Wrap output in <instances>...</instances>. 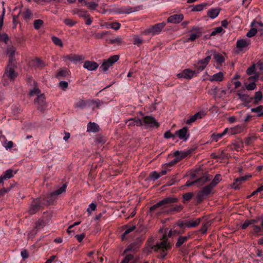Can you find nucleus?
<instances>
[{
    "mask_svg": "<svg viewBox=\"0 0 263 263\" xmlns=\"http://www.w3.org/2000/svg\"><path fill=\"white\" fill-rule=\"evenodd\" d=\"M171 249V245L170 242L165 240L158 243L153 248L155 251L159 253V257L162 259L164 258L167 255Z\"/></svg>",
    "mask_w": 263,
    "mask_h": 263,
    "instance_id": "1",
    "label": "nucleus"
},
{
    "mask_svg": "<svg viewBox=\"0 0 263 263\" xmlns=\"http://www.w3.org/2000/svg\"><path fill=\"white\" fill-rule=\"evenodd\" d=\"M213 189L210 185L203 187L196 195V200L198 202H201L209 194H210Z\"/></svg>",
    "mask_w": 263,
    "mask_h": 263,
    "instance_id": "2",
    "label": "nucleus"
},
{
    "mask_svg": "<svg viewBox=\"0 0 263 263\" xmlns=\"http://www.w3.org/2000/svg\"><path fill=\"white\" fill-rule=\"evenodd\" d=\"M246 72L248 75L251 76L248 78L249 81H256L258 80L260 72L257 71L255 65H252L249 67L247 69Z\"/></svg>",
    "mask_w": 263,
    "mask_h": 263,
    "instance_id": "3",
    "label": "nucleus"
},
{
    "mask_svg": "<svg viewBox=\"0 0 263 263\" xmlns=\"http://www.w3.org/2000/svg\"><path fill=\"white\" fill-rule=\"evenodd\" d=\"M211 59V55H208L204 59L199 61L195 65V71H196L197 74L202 71L206 67Z\"/></svg>",
    "mask_w": 263,
    "mask_h": 263,
    "instance_id": "4",
    "label": "nucleus"
},
{
    "mask_svg": "<svg viewBox=\"0 0 263 263\" xmlns=\"http://www.w3.org/2000/svg\"><path fill=\"white\" fill-rule=\"evenodd\" d=\"M165 25V24L164 23L157 24L148 28L146 31V33L147 34H151L153 35L158 34L161 31Z\"/></svg>",
    "mask_w": 263,
    "mask_h": 263,
    "instance_id": "5",
    "label": "nucleus"
},
{
    "mask_svg": "<svg viewBox=\"0 0 263 263\" xmlns=\"http://www.w3.org/2000/svg\"><path fill=\"white\" fill-rule=\"evenodd\" d=\"M119 56L117 55L111 57L102 63L101 68H102L103 71L107 70L109 67L119 60Z\"/></svg>",
    "mask_w": 263,
    "mask_h": 263,
    "instance_id": "6",
    "label": "nucleus"
},
{
    "mask_svg": "<svg viewBox=\"0 0 263 263\" xmlns=\"http://www.w3.org/2000/svg\"><path fill=\"white\" fill-rule=\"evenodd\" d=\"M176 201V199L175 198H165V199H164L160 201L159 202H158L156 204H154V205L152 206L150 208L149 210L151 211H153L155 210H156V209H157L159 207H161V206H162L163 208H165V204L175 202Z\"/></svg>",
    "mask_w": 263,
    "mask_h": 263,
    "instance_id": "7",
    "label": "nucleus"
},
{
    "mask_svg": "<svg viewBox=\"0 0 263 263\" xmlns=\"http://www.w3.org/2000/svg\"><path fill=\"white\" fill-rule=\"evenodd\" d=\"M34 104L39 109L44 110L46 107L45 97L44 95L38 96L34 100Z\"/></svg>",
    "mask_w": 263,
    "mask_h": 263,
    "instance_id": "8",
    "label": "nucleus"
},
{
    "mask_svg": "<svg viewBox=\"0 0 263 263\" xmlns=\"http://www.w3.org/2000/svg\"><path fill=\"white\" fill-rule=\"evenodd\" d=\"M197 74L196 71L192 70L190 69H185L182 72L178 73L177 76L180 78H184L186 79H192L195 75Z\"/></svg>",
    "mask_w": 263,
    "mask_h": 263,
    "instance_id": "9",
    "label": "nucleus"
},
{
    "mask_svg": "<svg viewBox=\"0 0 263 263\" xmlns=\"http://www.w3.org/2000/svg\"><path fill=\"white\" fill-rule=\"evenodd\" d=\"M225 129L228 130L227 134L229 136H231L241 133L243 132L245 127L241 125H237L235 126L230 128H226Z\"/></svg>",
    "mask_w": 263,
    "mask_h": 263,
    "instance_id": "10",
    "label": "nucleus"
},
{
    "mask_svg": "<svg viewBox=\"0 0 263 263\" xmlns=\"http://www.w3.org/2000/svg\"><path fill=\"white\" fill-rule=\"evenodd\" d=\"M175 135V136H178L180 139L183 141L187 140L190 136V134L188 133V129L186 127H184L177 131Z\"/></svg>",
    "mask_w": 263,
    "mask_h": 263,
    "instance_id": "11",
    "label": "nucleus"
},
{
    "mask_svg": "<svg viewBox=\"0 0 263 263\" xmlns=\"http://www.w3.org/2000/svg\"><path fill=\"white\" fill-rule=\"evenodd\" d=\"M200 222V218H198L195 220H191L189 221H185L184 222L178 223V225L181 228L187 227L193 228L197 226Z\"/></svg>",
    "mask_w": 263,
    "mask_h": 263,
    "instance_id": "12",
    "label": "nucleus"
},
{
    "mask_svg": "<svg viewBox=\"0 0 263 263\" xmlns=\"http://www.w3.org/2000/svg\"><path fill=\"white\" fill-rule=\"evenodd\" d=\"M17 73L12 68H7L6 69L5 74L3 76V79L8 78L10 81H13L17 77Z\"/></svg>",
    "mask_w": 263,
    "mask_h": 263,
    "instance_id": "13",
    "label": "nucleus"
},
{
    "mask_svg": "<svg viewBox=\"0 0 263 263\" xmlns=\"http://www.w3.org/2000/svg\"><path fill=\"white\" fill-rule=\"evenodd\" d=\"M250 44L249 40L244 39H239L236 42V48L238 51L242 50L245 48L247 47Z\"/></svg>",
    "mask_w": 263,
    "mask_h": 263,
    "instance_id": "14",
    "label": "nucleus"
},
{
    "mask_svg": "<svg viewBox=\"0 0 263 263\" xmlns=\"http://www.w3.org/2000/svg\"><path fill=\"white\" fill-rule=\"evenodd\" d=\"M145 125L148 127H157L158 124L155 118L151 116H146L143 119Z\"/></svg>",
    "mask_w": 263,
    "mask_h": 263,
    "instance_id": "15",
    "label": "nucleus"
},
{
    "mask_svg": "<svg viewBox=\"0 0 263 263\" xmlns=\"http://www.w3.org/2000/svg\"><path fill=\"white\" fill-rule=\"evenodd\" d=\"M40 206V199H36L34 200L29 209V212L31 214L35 213L39 209Z\"/></svg>",
    "mask_w": 263,
    "mask_h": 263,
    "instance_id": "16",
    "label": "nucleus"
},
{
    "mask_svg": "<svg viewBox=\"0 0 263 263\" xmlns=\"http://www.w3.org/2000/svg\"><path fill=\"white\" fill-rule=\"evenodd\" d=\"M98 64L93 61H86L84 63L83 67L88 70H95L98 67Z\"/></svg>",
    "mask_w": 263,
    "mask_h": 263,
    "instance_id": "17",
    "label": "nucleus"
},
{
    "mask_svg": "<svg viewBox=\"0 0 263 263\" xmlns=\"http://www.w3.org/2000/svg\"><path fill=\"white\" fill-rule=\"evenodd\" d=\"M13 176V171L11 169L7 170L0 176V184L4 185V180L10 179Z\"/></svg>",
    "mask_w": 263,
    "mask_h": 263,
    "instance_id": "18",
    "label": "nucleus"
},
{
    "mask_svg": "<svg viewBox=\"0 0 263 263\" xmlns=\"http://www.w3.org/2000/svg\"><path fill=\"white\" fill-rule=\"evenodd\" d=\"M183 19V14H175L170 16L167 18V22L168 23L177 24L180 23Z\"/></svg>",
    "mask_w": 263,
    "mask_h": 263,
    "instance_id": "19",
    "label": "nucleus"
},
{
    "mask_svg": "<svg viewBox=\"0 0 263 263\" xmlns=\"http://www.w3.org/2000/svg\"><path fill=\"white\" fill-rule=\"evenodd\" d=\"M251 177V175H248L236 178L235 180V182L232 184V187L235 189H238L239 185L240 184V183L242 181L246 180L248 178H250Z\"/></svg>",
    "mask_w": 263,
    "mask_h": 263,
    "instance_id": "20",
    "label": "nucleus"
},
{
    "mask_svg": "<svg viewBox=\"0 0 263 263\" xmlns=\"http://www.w3.org/2000/svg\"><path fill=\"white\" fill-rule=\"evenodd\" d=\"M227 129H224L221 133L216 134L214 133L211 136V142H217L219 139H221L222 137L226 135L227 132Z\"/></svg>",
    "mask_w": 263,
    "mask_h": 263,
    "instance_id": "21",
    "label": "nucleus"
},
{
    "mask_svg": "<svg viewBox=\"0 0 263 263\" xmlns=\"http://www.w3.org/2000/svg\"><path fill=\"white\" fill-rule=\"evenodd\" d=\"M223 79V73L222 72H219L210 77L209 79L211 82H221Z\"/></svg>",
    "mask_w": 263,
    "mask_h": 263,
    "instance_id": "22",
    "label": "nucleus"
},
{
    "mask_svg": "<svg viewBox=\"0 0 263 263\" xmlns=\"http://www.w3.org/2000/svg\"><path fill=\"white\" fill-rule=\"evenodd\" d=\"M201 35V33L199 31L197 30L192 32L190 35V37L184 40V42H193L196 40Z\"/></svg>",
    "mask_w": 263,
    "mask_h": 263,
    "instance_id": "23",
    "label": "nucleus"
},
{
    "mask_svg": "<svg viewBox=\"0 0 263 263\" xmlns=\"http://www.w3.org/2000/svg\"><path fill=\"white\" fill-rule=\"evenodd\" d=\"M203 114L202 112H198L196 113L193 116L190 117L189 119H187L186 121L187 124H190L193 122H194L196 120L199 119H201L203 116Z\"/></svg>",
    "mask_w": 263,
    "mask_h": 263,
    "instance_id": "24",
    "label": "nucleus"
},
{
    "mask_svg": "<svg viewBox=\"0 0 263 263\" xmlns=\"http://www.w3.org/2000/svg\"><path fill=\"white\" fill-rule=\"evenodd\" d=\"M126 124L128 126H141L142 121L138 118H132L127 121Z\"/></svg>",
    "mask_w": 263,
    "mask_h": 263,
    "instance_id": "25",
    "label": "nucleus"
},
{
    "mask_svg": "<svg viewBox=\"0 0 263 263\" xmlns=\"http://www.w3.org/2000/svg\"><path fill=\"white\" fill-rule=\"evenodd\" d=\"M67 187L66 184H64L63 185L60 187L59 189L57 190L54 192H52L50 194V196L52 198L55 197L57 196H58L66 191V189Z\"/></svg>",
    "mask_w": 263,
    "mask_h": 263,
    "instance_id": "26",
    "label": "nucleus"
},
{
    "mask_svg": "<svg viewBox=\"0 0 263 263\" xmlns=\"http://www.w3.org/2000/svg\"><path fill=\"white\" fill-rule=\"evenodd\" d=\"M99 129V126L95 123L90 122L87 125V131L90 132H96Z\"/></svg>",
    "mask_w": 263,
    "mask_h": 263,
    "instance_id": "27",
    "label": "nucleus"
},
{
    "mask_svg": "<svg viewBox=\"0 0 263 263\" xmlns=\"http://www.w3.org/2000/svg\"><path fill=\"white\" fill-rule=\"evenodd\" d=\"M219 13V10L218 9H212L209 10L208 12V16L211 18H216Z\"/></svg>",
    "mask_w": 263,
    "mask_h": 263,
    "instance_id": "28",
    "label": "nucleus"
},
{
    "mask_svg": "<svg viewBox=\"0 0 263 263\" xmlns=\"http://www.w3.org/2000/svg\"><path fill=\"white\" fill-rule=\"evenodd\" d=\"M208 6L206 3H203L195 6H194L192 9L193 11H200L203 10Z\"/></svg>",
    "mask_w": 263,
    "mask_h": 263,
    "instance_id": "29",
    "label": "nucleus"
},
{
    "mask_svg": "<svg viewBox=\"0 0 263 263\" xmlns=\"http://www.w3.org/2000/svg\"><path fill=\"white\" fill-rule=\"evenodd\" d=\"M16 52V48L13 46H8L7 50L6 52L8 54H9L10 57L11 59H12L15 53Z\"/></svg>",
    "mask_w": 263,
    "mask_h": 263,
    "instance_id": "30",
    "label": "nucleus"
},
{
    "mask_svg": "<svg viewBox=\"0 0 263 263\" xmlns=\"http://www.w3.org/2000/svg\"><path fill=\"white\" fill-rule=\"evenodd\" d=\"M251 110L253 112L256 113L258 117L263 115V106L260 105L255 108H252Z\"/></svg>",
    "mask_w": 263,
    "mask_h": 263,
    "instance_id": "31",
    "label": "nucleus"
},
{
    "mask_svg": "<svg viewBox=\"0 0 263 263\" xmlns=\"http://www.w3.org/2000/svg\"><path fill=\"white\" fill-rule=\"evenodd\" d=\"M257 220H255V219L247 220L241 225V228L242 229H246L249 226H252L253 224H254L257 222Z\"/></svg>",
    "mask_w": 263,
    "mask_h": 263,
    "instance_id": "32",
    "label": "nucleus"
},
{
    "mask_svg": "<svg viewBox=\"0 0 263 263\" xmlns=\"http://www.w3.org/2000/svg\"><path fill=\"white\" fill-rule=\"evenodd\" d=\"M261 231H262V230L259 226H256L255 224L252 225V233L253 234L256 235H260Z\"/></svg>",
    "mask_w": 263,
    "mask_h": 263,
    "instance_id": "33",
    "label": "nucleus"
},
{
    "mask_svg": "<svg viewBox=\"0 0 263 263\" xmlns=\"http://www.w3.org/2000/svg\"><path fill=\"white\" fill-rule=\"evenodd\" d=\"M209 178L207 176H204L200 178L195 180L196 184L197 186H199L204 184L206 181L209 180Z\"/></svg>",
    "mask_w": 263,
    "mask_h": 263,
    "instance_id": "34",
    "label": "nucleus"
},
{
    "mask_svg": "<svg viewBox=\"0 0 263 263\" xmlns=\"http://www.w3.org/2000/svg\"><path fill=\"white\" fill-rule=\"evenodd\" d=\"M219 91V90L216 87L210 89L209 90V93L215 98H220L221 96L218 94Z\"/></svg>",
    "mask_w": 263,
    "mask_h": 263,
    "instance_id": "35",
    "label": "nucleus"
},
{
    "mask_svg": "<svg viewBox=\"0 0 263 263\" xmlns=\"http://www.w3.org/2000/svg\"><path fill=\"white\" fill-rule=\"evenodd\" d=\"M187 154H188V153L186 152L176 151L174 153V156L178 157V158H179V160H181L182 159L186 157Z\"/></svg>",
    "mask_w": 263,
    "mask_h": 263,
    "instance_id": "36",
    "label": "nucleus"
},
{
    "mask_svg": "<svg viewBox=\"0 0 263 263\" xmlns=\"http://www.w3.org/2000/svg\"><path fill=\"white\" fill-rule=\"evenodd\" d=\"M133 260L134 255L133 254H127L121 263H135Z\"/></svg>",
    "mask_w": 263,
    "mask_h": 263,
    "instance_id": "37",
    "label": "nucleus"
},
{
    "mask_svg": "<svg viewBox=\"0 0 263 263\" xmlns=\"http://www.w3.org/2000/svg\"><path fill=\"white\" fill-rule=\"evenodd\" d=\"M2 145L6 150L10 149L13 146V143L12 141L4 140L2 142Z\"/></svg>",
    "mask_w": 263,
    "mask_h": 263,
    "instance_id": "38",
    "label": "nucleus"
},
{
    "mask_svg": "<svg viewBox=\"0 0 263 263\" xmlns=\"http://www.w3.org/2000/svg\"><path fill=\"white\" fill-rule=\"evenodd\" d=\"M221 180V177L220 175L217 174L215 176L210 185L213 188V187L216 186Z\"/></svg>",
    "mask_w": 263,
    "mask_h": 263,
    "instance_id": "39",
    "label": "nucleus"
},
{
    "mask_svg": "<svg viewBox=\"0 0 263 263\" xmlns=\"http://www.w3.org/2000/svg\"><path fill=\"white\" fill-rule=\"evenodd\" d=\"M86 106V103L83 100H78L74 104V107L79 108V109H83Z\"/></svg>",
    "mask_w": 263,
    "mask_h": 263,
    "instance_id": "40",
    "label": "nucleus"
},
{
    "mask_svg": "<svg viewBox=\"0 0 263 263\" xmlns=\"http://www.w3.org/2000/svg\"><path fill=\"white\" fill-rule=\"evenodd\" d=\"M245 86L247 90L251 91L253 90L256 88V84L255 83V81H254L250 83H245Z\"/></svg>",
    "mask_w": 263,
    "mask_h": 263,
    "instance_id": "41",
    "label": "nucleus"
},
{
    "mask_svg": "<svg viewBox=\"0 0 263 263\" xmlns=\"http://www.w3.org/2000/svg\"><path fill=\"white\" fill-rule=\"evenodd\" d=\"M51 39H52L53 43L56 46H58L60 47H63V42L60 38H59L57 36H52Z\"/></svg>",
    "mask_w": 263,
    "mask_h": 263,
    "instance_id": "42",
    "label": "nucleus"
},
{
    "mask_svg": "<svg viewBox=\"0 0 263 263\" xmlns=\"http://www.w3.org/2000/svg\"><path fill=\"white\" fill-rule=\"evenodd\" d=\"M189 238L188 236H180L178 238L177 242L176 244V247H179L181 246L184 242H185Z\"/></svg>",
    "mask_w": 263,
    "mask_h": 263,
    "instance_id": "43",
    "label": "nucleus"
},
{
    "mask_svg": "<svg viewBox=\"0 0 263 263\" xmlns=\"http://www.w3.org/2000/svg\"><path fill=\"white\" fill-rule=\"evenodd\" d=\"M214 58L216 62L218 63H222L224 62V58L219 53H215Z\"/></svg>",
    "mask_w": 263,
    "mask_h": 263,
    "instance_id": "44",
    "label": "nucleus"
},
{
    "mask_svg": "<svg viewBox=\"0 0 263 263\" xmlns=\"http://www.w3.org/2000/svg\"><path fill=\"white\" fill-rule=\"evenodd\" d=\"M138 246H137V245H136L135 243H132L129 246H128L127 248L125 250L124 253L126 254L128 253L129 251L135 252Z\"/></svg>",
    "mask_w": 263,
    "mask_h": 263,
    "instance_id": "45",
    "label": "nucleus"
},
{
    "mask_svg": "<svg viewBox=\"0 0 263 263\" xmlns=\"http://www.w3.org/2000/svg\"><path fill=\"white\" fill-rule=\"evenodd\" d=\"M85 6H86L89 9L95 10L98 6V4L94 2H85Z\"/></svg>",
    "mask_w": 263,
    "mask_h": 263,
    "instance_id": "46",
    "label": "nucleus"
},
{
    "mask_svg": "<svg viewBox=\"0 0 263 263\" xmlns=\"http://www.w3.org/2000/svg\"><path fill=\"white\" fill-rule=\"evenodd\" d=\"M43 21L42 20L39 19L34 21L33 23V26L35 29H40L41 26L43 25Z\"/></svg>",
    "mask_w": 263,
    "mask_h": 263,
    "instance_id": "47",
    "label": "nucleus"
},
{
    "mask_svg": "<svg viewBox=\"0 0 263 263\" xmlns=\"http://www.w3.org/2000/svg\"><path fill=\"white\" fill-rule=\"evenodd\" d=\"M32 15V13L29 9H26L23 13V17L25 20L30 19Z\"/></svg>",
    "mask_w": 263,
    "mask_h": 263,
    "instance_id": "48",
    "label": "nucleus"
},
{
    "mask_svg": "<svg viewBox=\"0 0 263 263\" xmlns=\"http://www.w3.org/2000/svg\"><path fill=\"white\" fill-rule=\"evenodd\" d=\"M135 226H132V227H130L128 228L125 231V232H124V233L122 235V237H121L122 239L123 240L125 238V236L127 234H129V233L132 232L135 229Z\"/></svg>",
    "mask_w": 263,
    "mask_h": 263,
    "instance_id": "49",
    "label": "nucleus"
},
{
    "mask_svg": "<svg viewBox=\"0 0 263 263\" xmlns=\"http://www.w3.org/2000/svg\"><path fill=\"white\" fill-rule=\"evenodd\" d=\"M257 33V29L256 28H251L247 33V36L249 37H251L254 36Z\"/></svg>",
    "mask_w": 263,
    "mask_h": 263,
    "instance_id": "50",
    "label": "nucleus"
},
{
    "mask_svg": "<svg viewBox=\"0 0 263 263\" xmlns=\"http://www.w3.org/2000/svg\"><path fill=\"white\" fill-rule=\"evenodd\" d=\"M223 31L222 27H218L215 28L214 30L211 33V36H214L217 34L220 33Z\"/></svg>",
    "mask_w": 263,
    "mask_h": 263,
    "instance_id": "51",
    "label": "nucleus"
},
{
    "mask_svg": "<svg viewBox=\"0 0 263 263\" xmlns=\"http://www.w3.org/2000/svg\"><path fill=\"white\" fill-rule=\"evenodd\" d=\"M237 95L239 96V99L242 101H246L249 99V96L247 94L238 92Z\"/></svg>",
    "mask_w": 263,
    "mask_h": 263,
    "instance_id": "52",
    "label": "nucleus"
},
{
    "mask_svg": "<svg viewBox=\"0 0 263 263\" xmlns=\"http://www.w3.org/2000/svg\"><path fill=\"white\" fill-rule=\"evenodd\" d=\"M134 39V44L135 45L140 46L143 42L141 38H140L138 35H135Z\"/></svg>",
    "mask_w": 263,
    "mask_h": 263,
    "instance_id": "53",
    "label": "nucleus"
},
{
    "mask_svg": "<svg viewBox=\"0 0 263 263\" xmlns=\"http://www.w3.org/2000/svg\"><path fill=\"white\" fill-rule=\"evenodd\" d=\"M34 64L35 66L42 67L45 66V64L43 63L42 60L39 59H36L34 61Z\"/></svg>",
    "mask_w": 263,
    "mask_h": 263,
    "instance_id": "54",
    "label": "nucleus"
},
{
    "mask_svg": "<svg viewBox=\"0 0 263 263\" xmlns=\"http://www.w3.org/2000/svg\"><path fill=\"white\" fill-rule=\"evenodd\" d=\"M64 23L69 27H72L76 24V22L69 18H66L64 20Z\"/></svg>",
    "mask_w": 263,
    "mask_h": 263,
    "instance_id": "55",
    "label": "nucleus"
},
{
    "mask_svg": "<svg viewBox=\"0 0 263 263\" xmlns=\"http://www.w3.org/2000/svg\"><path fill=\"white\" fill-rule=\"evenodd\" d=\"M262 95L261 91H257L256 92L255 96H254V99L256 101H260L262 99Z\"/></svg>",
    "mask_w": 263,
    "mask_h": 263,
    "instance_id": "56",
    "label": "nucleus"
},
{
    "mask_svg": "<svg viewBox=\"0 0 263 263\" xmlns=\"http://www.w3.org/2000/svg\"><path fill=\"white\" fill-rule=\"evenodd\" d=\"M193 194L192 193H187L185 194L183 196V200H184V202L189 201L193 197Z\"/></svg>",
    "mask_w": 263,
    "mask_h": 263,
    "instance_id": "57",
    "label": "nucleus"
},
{
    "mask_svg": "<svg viewBox=\"0 0 263 263\" xmlns=\"http://www.w3.org/2000/svg\"><path fill=\"white\" fill-rule=\"evenodd\" d=\"M67 59L72 62H75L78 61H81V60H82V58L79 56H68L67 57Z\"/></svg>",
    "mask_w": 263,
    "mask_h": 263,
    "instance_id": "58",
    "label": "nucleus"
},
{
    "mask_svg": "<svg viewBox=\"0 0 263 263\" xmlns=\"http://www.w3.org/2000/svg\"><path fill=\"white\" fill-rule=\"evenodd\" d=\"M96 207L97 206L96 204L93 203H90L87 209V212L90 213L92 211H95L96 210Z\"/></svg>",
    "mask_w": 263,
    "mask_h": 263,
    "instance_id": "59",
    "label": "nucleus"
},
{
    "mask_svg": "<svg viewBox=\"0 0 263 263\" xmlns=\"http://www.w3.org/2000/svg\"><path fill=\"white\" fill-rule=\"evenodd\" d=\"M252 26H255L256 28L263 30V24L259 22H253L251 23Z\"/></svg>",
    "mask_w": 263,
    "mask_h": 263,
    "instance_id": "60",
    "label": "nucleus"
},
{
    "mask_svg": "<svg viewBox=\"0 0 263 263\" xmlns=\"http://www.w3.org/2000/svg\"><path fill=\"white\" fill-rule=\"evenodd\" d=\"M208 227V224L205 223L204 224L202 227L199 230V231L201 232V233L204 234L206 233Z\"/></svg>",
    "mask_w": 263,
    "mask_h": 263,
    "instance_id": "61",
    "label": "nucleus"
},
{
    "mask_svg": "<svg viewBox=\"0 0 263 263\" xmlns=\"http://www.w3.org/2000/svg\"><path fill=\"white\" fill-rule=\"evenodd\" d=\"M40 93V90L38 88H34L30 92V95L31 96H34L35 95H36L38 96H40L39 95Z\"/></svg>",
    "mask_w": 263,
    "mask_h": 263,
    "instance_id": "62",
    "label": "nucleus"
},
{
    "mask_svg": "<svg viewBox=\"0 0 263 263\" xmlns=\"http://www.w3.org/2000/svg\"><path fill=\"white\" fill-rule=\"evenodd\" d=\"M68 85V83L66 81H61L59 83V86L63 90H65L67 88Z\"/></svg>",
    "mask_w": 263,
    "mask_h": 263,
    "instance_id": "63",
    "label": "nucleus"
},
{
    "mask_svg": "<svg viewBox=\"0 0 263 263\" xmlns=\"http://www.w3.org/2000/svg\"><path fill=\"white\" fill-rule=\"evenodd\" d=\"M160 177L159 174L157 172H153L151 174V179L153 180H156Z\"/></svg>",
    "mask_w": 263,
    "mask_h": 263,
    "instance_id": "64",
    "label": "nucleus"
}]
</instances>
